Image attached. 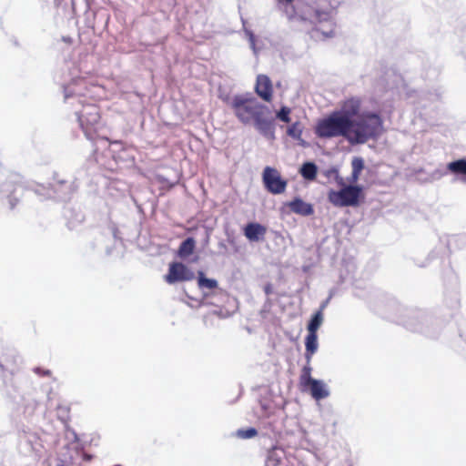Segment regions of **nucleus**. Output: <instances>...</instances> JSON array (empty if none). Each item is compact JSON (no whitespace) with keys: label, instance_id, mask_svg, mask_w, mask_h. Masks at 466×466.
I'll return each mask as SVG.
<instances>
[{"label":"nucleus","instance_id":"1","mask_svg":"<svg viewBox=\"0 0 466 466\" xmlns=\"http://www.w3.org/2000/svg\"><path fill=\"white\" fill-rule=\"evenodd\" d=\"M361 99L350 96L339 108L319 119L315 134L319 138L343 137L351 146L377 140L383 131V120L373 111H360Z\"/></svg>","mask_w":466,"mask_h":466},{"label":"nucleus","instance_id":"2","mask_svg":"<svg viewBox=\"0 0 466 466\" xmlns=\"http://www.w3.org/2000/svg\"><path fill=\"white\" fill-rule=\"evenodd\" d=\"M342 0H317V6L294 0H279L287 19L293 24L314 25V33L320 32L324 38L333 35V25L330 22L331 11L336 9Z\"/></svg>","mask_w":466,"mask_h":466},{"label":"nucleus","instance_id":"3","mask_svg":"<svg viewBox=\"0 0 466 466\" xmlns=\"http://www.w3.org/2000/svg\"><path fill=\"white\" fill-rule=\"evenodd\" d=\"M236 117L243 125H249L262 111H266V105L258 102L249 95H236L229 102Z\"/></svg>","mask_w":466,"mask_h":466},{"label":"nucleus","instance_id":"4","mask_svg":"<svg viewBox=\"0 0 466 466\" xmlns=\"http://www.w3.org/2000/svg\"><path fill=\"white\" fill-rule=\"evenodd\" d=\"M401 324L413 332H420L428 337L435 338L438 335L440 322L423 310H409Z\"/></svg>","mask_w":466,"mask_h":466},{"label":"nucleus","instance_id":"5","mask_svg":"<svg viewBox=\"0 0 466 466\" xmlns=\"http://www.w3.org/2000/svg\"><path fill=\"white\" fill-rule=\"evenodd\" d=\"M339 190H330L329 200L336 207H357L363 198V187L360 185H339Z\"/></svg>","mask_w":466,"mask_h":466},{"label":"nucleus","instance_id":"6","mask_svg":"<svg viewBox=\"0 0 466 466\" xmlns=\"http://www.w3.org/2000/svg\"><path fill=\"white\" fill-rule=\"evenodd\" d=\"M80 128L88 140H94L95 133L100 125L99 108L95 104L83 105L80 111L76 112Z\"/></svg>","mask_w":466,"mask_h":466},{"label":"nucleus","instance_id":"7","mask_svg":"<svg viewBox=\"0 0 466 466\" xmlns=\"http://www.w3.org/2000/svg\"><path fill=\"white\" fill-rule=\"evenodd\" d=\"M262 182L267 191L273 195L283 193L287 187V180L272 167H266L263 169Z\"/></svg>","mask_w":466,"mask_h":466},{"label":"nucleus","instance_id":"8","mask_svg":"<svg viewBox=\"0 0 466 466\" xmlns=\"http://www.w3.org/2000/svg\"><path fill=\"white\" fill-rule=\"evenodd\" d=\"M23 194V186L15 180H5L0 183V201L7 203L10 209L15 208Z\"/></svg>","mask_w":466,"mask_h":466},{"label":"nucleus","instance_id":"9","mask_svg":"<svg viewBox=\"0 0 466 466\" xmlns=\"http://www.w3.org/2000/svg\"><path fill=\"white\" fill-rule=\"evenodd\" d=\"M253 126L265 138L268 140L275 139V120L268 106H266V111H262L254 120Z\"/></svg>","mask_w":466,"mask_h":466},{"label":"nucleus","instance_id":"10","mask_svg":"<svg viewBox=\"0 0 466 466\" xmlns=\"http://www.w3.org/2000/svg\"><path fill=\"white\" fill-rule=\"evenodd\" d=\"M195 279V273L185 264L181 262H172L169 264L168 272L165 276V280L168 284L192 280Z\"/></svg>","mask_w":466,"mask_h":466},{"label":"nucleus","instance_id":"11","mask_svg":"<svg viewBox=\"0 0 466 466\" xmlns=\"http://www.w3.org/2000/svg\"><path fill=\"white\" fill-rule=\"evenodd\" d=\"M77 185L75 182H68L64 179H57L52 185L53 198L60 201L70 199L72 194L76 190Z\"/></svg>","mask_w":466,"mask_h":466},{"label":"nucleus","instance_id":"12","mask_svg":"<svg viewBox=\"0 0 466 466\" xmlns=\"http://www.w3.org/2000/svg\"><path fill=\"white\" fill-rule=\"evenodd\" d=\"M302 387L309 390L312 399L317 401L326 399L330 395L328 385L322 380L314 379Z\"/></svg>","mask_w":466,"mask_h":466},{"label":"nucleus","instance_id":"13","mask_svg":"<svg viewBox=\"0 0 466 466\" xmlns=\"http://www.w3.org/2000/svg\"><path fill=\"white\" fill-rule=\"evenodd\" d=\"M255 91L257 95L266 102H269L272 98V83L266 75H258L257 76Z\"/></svg>","mask_w":466,"mask_h":466},{"label":"nucleus","instance_id":"14","mask_svg":"<svg viewBox=\"0 0 466 466\" xmlns=\"http://www.w3.org/2000/svg\"><path fill=\"white\" fill-rule=\"evenodd\" d=\"M266 232L267 228L258 222H248L243 228V234L250 242L262 240Z\"/></svg>","mask_w":466,"mask_h":466},{"label":"nucleus","instance_id":"15","mask_svg":"<svg viewBox=\"0 0 466 466\" xmlns=\"http://www.w3.org/2000/svg\"><path fill=\"white\" fill-rule=\"evenodd\" d=\"M289 209L298 215L308 217L314 213L313 206L305 202L301 198L296 197L288 203Z\"/></svg>","mask_w":466,"mask_h":466},{"label":"nucleus","instance_id":"16","mask_svg":"<svg viewBox=\"0 0 466 466\" xmlns=\"http://www.w3.org/2000/svg\"><path fill=\"white\" fill-rule=\"evenodd\" d=\"M447 170L455 175L461 177V180L466 182V158L461 157L453 161H451L446 166Z\"/></svg>","mask_w":466,"mask_h":466},{"label":"nucleus","instance_id":"17","mask_svg":"<svg viewBox=\"0 0 466 466\" xmlns=\"http://www.w3.org/2000/svg\"><path fill=\"white\" fill-rule=\"evenodd\" d=\"M305 358L308 362H310L313 354L316 353L319 348L318 333L308 332L305 338Z\"/></svg>","mask_w":466,"mask_h":466},{"label":"nucleus","instance_id":"18","mask_svg":"<svg viewBox=\"0 0 466 466\" xmlns=\"http://www.w3.org/2000/svg\"><path fill=\"white\" fill-rule=\"evenodd\" d=\"M299 174L304 179L312 181L317 177L318 167L312 161H306L301 165Z\"/></svg>","mask_w":466,"mask_h":466},{"label":"nucleus","instance_id":"19","mask_svg":"<svg viewBox=\"0 0 466 466\" xmlns=\"http://www.w3.org/2000/svg\"><path fill=\"white\" fill-rule=\"evenodd\" d=\"M196 247V240L192 237L187 238L183 240L178 248L177 255L181 258H185L193 254Z\"/></svg>","mask_w":466,"mask_h":466},{"label":"nucleus","instance_id":"20","mask_svg":"<svg viewBox=\"0 0 466 466\" xmlns=\"http://www.w3.org/2000/svg\"><path fill=\"white\" fill-rule=\"evenodd\" d=\"M197 280L198 286L200 289H206L208 290H212L217 289L218 286L217 279L208 278L206 274L201 270L198 271Z\"/></svg>","mask_w":466,"mask_h":466},{"label":"nucleus","instance_id":"21","mask_svg":"<svg viewBox=\"0 0 466 466\" xmlns=\"http://www.w3.org/2000/svg\"><path fill=\"white\" fill-rule=\"evenodd\" d=\"M351 167H352V172H351L350 177L349 178L350 183H351L350 185H352L353 183H356L360 178V175L364 168L363 158L360 157H353V159L351 161Z\"/></svg>","mask_w":466,"mask_h":466},{"label":"nucleus","instance_id":"22","mask_svg":"<svg viewBox=\"0 0 466 466\" xmlns=\"http://www.w3.org/2000/svg\"><path fill=\"white\" fill-rule=\"evenodd\" d=\"M323 322V313L316 311L307 324L308 332L318 333V329Z\"/></svg>","mask_w":466,"mask_h":466},{"label":"nucleus","instance_id":"23","mask_svg":"<svg viewBox=\"0 0 466 466\" xmlns=\"http://www.w3.org/2000/svg\"><path fill=\"white\" fill-rule=\"evenodd\" d=\"M30 189L40 198V199L53 198L52 187L45 185H34Z\"/></svg>","mask_w":466,"mask_h":466},{"label":"nucleus","instance_id":"24","mask_svg":"<svg viewBox=\"0 0 466 466\" xmlns=\"http://www.w3.org/2000/svg\"><path fill=\"white\" fill-rule=\"evenodd\" d=\"M286 132L287 135L291 138L299 139L300 138V136H302L303 126L299 121H296L292 123L289 127H288Z\"/></svg>","mask_w":466,"mask_h":466},{"label":"nucleus","instance_id":"25","mask_svg":"<svg viewBox=\"0 0 466 466\" xmlns=\"http://www.w3.org/2000/svg\"><path fill=\"white\" fill-rule=\"evenodd\" d=\"M309 363L310 362L307 361V364L302 368L299 378L301 386L315 379L311 376L312 368Z\"/></svg>","mask_w":466,"mask_h":466},{"label":"nucleus","instance_id":"26","mask_svg":"<svg viewBox=\"0 0 466 466\" xmlns=\"http://www.w3.org/2000/svg\"><path fill=\"white\" fill-rule=\"evenodd\" d=\"M290 113L291 109L287 106H282L277 112H276V118L279 120L284 122V123H290Z\"/></svg>","mask_w":466,"mask_h":466},{"label":"nucleus","instance_id":"27","mask_svg":"<svg viewBox=\"0 0 466 466\" xmlns=\"http://www.w3.org/2000/svg\"><path fill=\"white\" fill-rule=\"evenodd\" d=\"M324 174L328 178H334L338 185H343L344 179L342 177H340L337 167H331L330 168L325 170Z\"/></svg>","mask_w":466,"mask_h":466},{"label":"nucleus","instance_id":"28","mask_svg":"<svg viewBox=\"0 0 466 466\" xmlns=\"http://www.w3.org/2000/svg\"><path fill=\"white\" fill-rule=\"evenodd\" d=\"M258 434V431L253 428L249 427L247 429H240L237 431V436L240 439H251L255 437Z\"/></svg>","mask_w":466,"mask_h":466},{"label":"nucleus","instance_id":"29","mask_svg":"<svg viewBox=\"0 0 466 466\" xmlns=\"http://www.w3.org/2000/svg\"><path fill=\"white\" fill-rule=\"evenodd\" d=\"M244 32L248 39L250 48L252 49L253 53L255 55H257L258 49L256 47V36H255L254 33L252 32V30L248 29V28H244Z\"/></svg>","mask_w":466,"mask_h":466},{"label":"nucleus","instance_id":"30","mask_svg":"<svg viewBox=\"0 0 466 466\" xmlns=\"http://www.w3.org/2000/svg\"><path fill=\"white\" fill-rule=\"evenodd\" d=\"M83 220H84V215L81 212H78L76 215V221L71 218L68 219V228L70 229H73L76 228V222L81 223Z\"/></svg>","mask_w":466,"mask_h":466},{"label":"nucleus","instance_id":"31","mask_svg":"<svg viewBox=\"0 0 466 466\" xmlns=\"http://www.w3.org/2000/svg\"><path fill=\"white\" fill-rule=\"evenodd\" d=\"M33 371L37 374L38 376H46L51 377L52 371L47 369H43L41 367H35L33 369Z\"/></svg>","mask_w":466,"mask_h":466},{"label":"nucleus","instance_id":"32","mask_svg":"<svg viewBox=\"0 0 466 466\" xmlns=\"http://www.w3.org/2000/svg\"><path fill=\"white\" fill-rule=\"evenodd\" d=\"M331 298H332V293H330L329 298H327L324 301L321 302L319 309L317 311H320L321 313H323V310L326 309V307L329 303V300Z\"/></svg>","mask_w":466,"mask_h":466},{"label":"nucleus","instance_id":"33","mask_svg":"<svg viewBox=\"0 0 466 466\" xmlns=\"http://www.w3.org/2000/svg\"><path fill=\"white\" fill-rule=\"evenodd\" d=\"M432 100H438L441 97L442 91L441 89H436L434 94H430Z\"/></svg>","mask_w":466,"mask_h":466},{"label":"nucleus","instance_id":"34","mask_svg":"<svg viewBox=\"0 0 466 466\" xmlns=\"http://www.w3.org/2000/svg\"><path fill=\"white\" fill-rule=\"evenodd\" d=\"M299 146L306 147H308V143L302 138V136H300V138L296 139Z\"/></svg>","mask_w":466,"mask_h":466},{"label":"nucleus","instance_id":"35","mask_svg":"<svg viewBox=\"0 0 466 466\" xmlns=\"http://www.w3.org/2000/svg\"><path fill=\"white\" fill-rule=\"evenodd\" d=\"M62 41L70 45L72 43V38L70 36H62Z\"/></svg>","mask_w":466,"mask_h":466},{"label":"nucleus","instance_id":"36","mask_svg":"<svg viewBox=\"0 0 466 466\" xmlns=\"http://www.w3.org/2000/svg\"><path fill=\"white\" fill-rule=\"evenodd\" d=\"M264 291L267 295L270 294L271 293V286L270 285H266L265 288H264Z\"/></svg>","mask_w":466,"mask_h":466},{"label":"nucleus","instance_id":"37","mask_svg":"<svg viewBox=\"0 0 466 466\" xmlns=\"http://www.w3.org/2000/svg\"><path fill=\"white\" fill-rule=\"evenodd\" d=\"M56 466H66V462L63 460L57 459Z\"/></svg>","mask_w":466,"mask_h":466},{"label":"nucleus","instance_id":"38","mask_svg":"<svg viewBox=\"0 0 466 466\" xmlns=\"http://www.w3.org/2000/svg\"><path fill=\"white\" fill-rule=\"evenodd\" d=\"M433 174H434V175H438V177H442V176H444V175H445V173H444V172L440 171V170H436Z\"/></svg>","mask_w":466,"mask_h":466},{"label":"nucleus","instance_id":"39","mask_svg":"<svg viewBox=\"0 0 466 466\" xmlns=\"http://www.w3.org/2000/svg\"><path fill=\"white\" fill-rule=\"evenodd\" d=\"M92 459V455L90 454H84V460L86 461H91Z\"/></svg>","mask_w":466,"mask_h":466},{"label":"nucleus","instance_id":"40","mask_svg":"<svg viewBox=\"0 0 466 466\" xmlns=\"http://www.w3.org/2000/svg\"><path fill=\"white\" fill-rule=\"evenodd\" d=\"M70 96H71V95L68 93L67 89L66 88L65 89V99L67 100Z\"/></svg>","mask_w":466,"mask_h":466}]
</instances>
